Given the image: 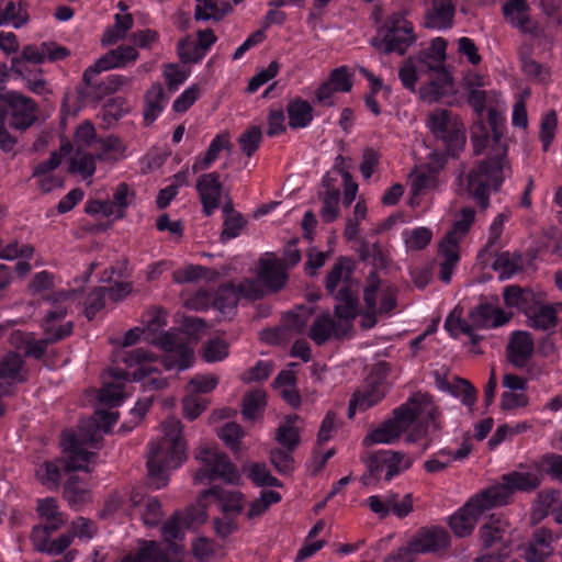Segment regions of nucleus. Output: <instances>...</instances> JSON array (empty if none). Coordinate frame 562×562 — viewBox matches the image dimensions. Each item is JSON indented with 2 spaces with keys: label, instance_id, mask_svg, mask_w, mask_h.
<instances>
[{
  "label": "nucleus",
  "instance_id": "obj_57",
  "mask_svg": "<svg viewBox=\"0 0 562 562\" xmlns=\"http://www.w3.org/2000/svg\"><path fill=\"white\" fill-rule=\"evenodd\" d=\"M207 496L199 495L198 504L188 507L187 513L182 515V519L187 528H195L201 526L207 519L206 505L203 503Z\"/></svg>",
  "mask_w": 562,
  "mask_h": 562
},
{
  "label": "nucleus",
  "instance_id": "obj_21",
  "mask_svg": "<svg viewBox=\"0 0 562 562\" xmlns=\"http://www.w3.org/2000/svg\"><path fill=\"white\" fill-rule=\"evenodd\" d=\"M283 262L277 258H261L258 266V280L272 292L281 290L286 280Z\"/></svg>",
  "mask_w": 562,
  "mask_h": 562
},
{
  "label": "nucleus",
  "instance_id": "obj_60",
  "mask_svg": "<svg viewBox=\"0 0 562 562\" xmlns=\"http://www.w3.org/2000/svg\"><path fill=\"white\" fill-rule=\"evenodd\" d=\"M405 245L411 250L424 249L431 240L432 233L426 227H417L404 234Z\"/></svg>",
  "mask_w": 562,
  "mask_h": 562
},
{
  "label": "nucleus",
  "instance_id": "obj_52",
  "mask_svg": "<svg viewBox=\"0 0 562 562\" xmlns=\"http://www.w3.org/2000/svg\"><path fill=\"white\" fill-rule=\"evenodd\" d=\"M262 140V133L259 126H250L238 136V144L241 151L251 157L259 148Z\"/></svg>",
  "mask_w": 562,
  "mask_h": 562
},
{
  "label": "nucleus",
  "instance_id": "obj_40",
  "mask_svg": "<svg viewBox=\"0 0 562 562\" xmlns=\"http://www.w3.org/2000/svg\"><path fill=\"white\" fill-rule=\"evenodd\" d=\"M387 385L383 381L366 380L362 390H359L355 395L360 400V409L366 411L369 407L378 404L386 394Z\"/></svg>",
  "mask_w": 562,
  "mask_h": 562
},
{
  "label": "nucleus",
  "instance_id": "obj_8",
  "mask_svg": "<svg viewBox=\"0 0 562 562\" xmlns=\"http://www.w3.org/2000/svg\"><path fill=\"white\" fill-rule=\"evenodd\" d=\"M195 459L203 464L193 477L195 484H201L204 480L215 481L217 479L233 483L239 477L235 464L216 447L206 445L199 447L195 450Z\"/></svg>",
  "mask_w": 562,
  "mask_h": 562
},
{
  "label": "nucleus",
  "instance_id": "obj_13",
  "mask_svg": "<svg viewBox=\"0 0 562 562\" xmlns=\"http://www.w3.org/2000/svg\"><path fill=\"white\" fill-rule=\"evenodd\" d=\"M99 74L93 72L86 77V71L83 72L82 83L77 87L80 101H101L105 95L114 93L131 81L127 77L115 74L109 75L102 80H94Z\"/></svg>",
  "mask_w": 562,
  "mask_h": 562
},
{
  "label": "nucleus",
  "instance_id": "obj_59",
  "mask_svg": "<svg viewBox=\"0 0 562 562\" xmlns=\"http://www.w3.org/2000/svg\"><path fill=\"white\" fill-rule=\"evenodd\" d=\"M218 437L234 452H237L240 448V439L244 437V429L234 422L226 423L218 431Z\"/></svg>",
  "mask_w": 562,
  "mask_h": 562
},
{
  "label": "nucleus",
  "instance_id": "obj_45",
  "mask_svg": "<svg viewBox=\"0 0 562 562\" xmlns=\"http://www.w3.org/2000/svg\"><path fill=\"white\" fill-rule=\"evenodd\" d=\"M428 65L429 68L432 70L431 86L436 97L449 93L453 88L452 77L450 72L446 69L443 64Z\"/></svg>",
  "mask_w": 562,
  "mask_h": 562
},
{
  "label": "nucleus",
  "instance_id": "obj_2",
  "mask_svg": "<svg viewBox=\"0 0 562 562\" xmlns=\"http://www.w3.org/2000/svg\"><path fill=\"white\" fill-rule=\"evenodd\" d=\"M161 428L164 436L151 443L147 459L150 484L157 490L167 485V470L180 467L187 459L181 422L169 417L161 424Z\"/></svg>",
  "mask_w": 562,
  "mask_h": 562
},
{
  "label": "nucleus",
  "instance_id": "obj_22",
  "mask_svg": "<svg viewBox=\"0 0 562 562\" xmlns=\"http://www.w3.org/2000/svg\"><path fill=\"white\" fill-rule=\"evenodd\" d=\"M36 509L44 522L34 526L32 531L40 529L44 535L53 533L64 527L67 521V517L59 510L57 501L53 497L38 499Z\"/></svg>",
  "mask_w": 562,
  "mask_h": 562
},
{
  "label": "nucleus",
  "instance_id": "obj_32",
  "mask_svg": "<svg viewBox=\"0 0 562 562\" xmlns=\"http://www.w3.org/2000/svg\"><path fill=\"white\" fill-rule=\"evenodd\" d=\"M74 325L71 322H68L66 324L59 325V331H53L50 327L44 331V337L38 340H34L27 344L26 346V355L35 358L41 359L46 350L47 346L49 344L57 342L66 337H68L72 333Z\"/></svg>",
  "mask_w": 562,
  "mask_h": 562
},
{
  "label": "nucleus",
  "instance_id": "obj_30",
  "mask_svg": "<svg viewBox=\"0 0 562 562\" xmlns=\"http://www.w3.org/2000/svg\"><path fill=\"white\" fill-rule=\"evenodd\" d=\"M232 143L227 132L217 134L209 145L205 154L201 157L198 156L192 166L194 173L209 169L212 164L218 158L222 150H231Z\"/></svg>",
  "mask_w": 562,
  "mask_h": 562
},
{
  "label": "nucleus",
  "instance_id": "obj_41",
  "mask_svg": "<svg viewBox=\"0 0 562 562\" xmlns=\"http://www.w3.org/2000/svg\"><path fill=\"white\" fill-rule=\"evenodd\" d=\"M296 420H299L297 415L286 416L284 423L279 425L276 432V440L290 452L296 449L301 440L299 430L294 426Z\"/></svg>",
  "mask_w": 562,
  "mask_h": 562
},
{
  "label": "nucleus",
  "instance_id": "obj_34",
  "mask_svg": "<svg viewBox=\"0 0 562 562\" xmlns=\"http://www.w3.org/2000/svg\"><path fill=\"white\" fill-rule=\"evenodd\" d=\"M475 220V211L472 207L465 206L461 209L459 215L457 216V220L453 224L452 229H450L445 237L442 238L441 243H445V245H451L459 247V243L463 236L470 231V227L472 226L473 222Z\"/></svg>",
  "mask_w": 562,
  "mask_h": 562
},
{
  "label": "nucleus",
  "instance_id": "obj_12",
  "mask_svg": "<svg viewBox=\"0 0 562 562\" xmlns=\"http://www.w3.org/2000/svg\"><path fill=\"white\" fill-rule=\"evenodd\" d=\"M493 507L495 506L491 503V499L484 497L483 492H481L450 517L449 526L456 536L467 537L473 531L482 515Z\"/></svg>",
  "mask_w": 562,
  "mask_h": 562
},
{
  "label": "nucleus",
  "instance_id": "obj_64",
  "mask_svg": "<svg viewBox=\"0 0 562 562\" xmlns=\"http://www.w3.org/2000/svg\"><path fill=\"white\" fill-rule=\"evenodd\" d=\"M122 562H166L154 542L143 547L136 554H127Z\"/></svg>",
  "mask_w": 562,
  "mask_h": 562
},
{
  "label": "nucleus",
  "instance_id": "obj_56",
  "mask_svg": "<svg viewBox=\"0 0 562 562\" xmlns=\"http://www.w3.org/2000/svg\"><path fill=\"white\" fill-rule=\"evenodd\" d=\"M313 313V308L301 305L286 314L285 325L290 330L303 333Z\"/></svg>",
  "mask_w": 562,
  "mask_h": 562
},
{
  "label": "nucleus",
  "instance_id": "obj_3",
  "mask_svg": "<svg viewBox=\"0 0 562 562\" xmlns=\"http://www.w3.org/2000/svg\"><path fill=\"white\" fill-rule=\"evenodd\" d=\"M11 66L0 64V147L4 151H12L16 138L9 134L8 128L25 131L37 119L36 102L16 91H3L2 83L8 79Z\"/></svg>",
  "mask_w": 562,
  "mask_h": 562
},
{
  "label": "nucleus",
  "instance_id": "obj_49",
  "mask_svg": "<svg viewBox=\"0 0 562 562\" xmlns=\"http://www.w3.org/2000/svg\"><path fill=\"white\" fill-rule=\"evenodd\" d=\"M186 524L182 514H173L162 526L161 536L166 542L181 541L184 538Z\"/></svg>",
  "mask_w": 562,
  "mask_h": 562
},
{
  "label": "nucleus",
  "instance_id": "obj_5",
  "mask_svg": "<svg viewBox=\"0 0 562 562\" xmlns=\"http://www.w3.org/2000/svg\"><path fill=\"white\" fill-rule=\"evenodd\" d=\"M510 172L507 149L503 147L469 172L467 190L482 209H486L490 204V191H497Z\"/></svg>",
  "mask_w": 562,
  "mask_h": 562
},
{
  "label": "nucleus",
  "instance_id": "obj_10",
  "mask_svg": "<svg viewBox=\"0 0 562 562\" xmlns=\"http://www.w3.org/2000/svg\"><path fill=\"white\" fill-rule=\"evenodd\" d=\"M541 483V475L531 472H510L502 476V483L483 491V496L494 506L506 505L516 491L532 492Z\"/></svg>",
  "mask_w": 562,
  "mask_h": 562
},
{
  "label": "nucleus",
  "instance_id": "obj_24",
  "mask_svg": "<svg viewBox=\"0 0 562 562\" xmlns=\"http://www.w3.org/2000/svg\"><path fill=\"white\" fill-rule=\"evenodd\" d=\"M552 543L553 533L550 529H536L525 551L526 561L544 562L553 552Z\"/></svg>",
  "mask_w": 562,
  "mask_h": 562
},
{
  "label": "nucleus",
  "instance_id": "obj_35",
  "mask_svg": "<svg viewBox=\"0 0 562 562\" xmlns=\"http://www.w3.org/2000/svg\"><path fill=\"white\" fill-rule=\"evenodd\" d=\"M239 299L236 285L233 282H226L216 290L213 305L224 316H231L234 314Z\"/></svg>",
  "mask_w": 562,
  "mask_h": 562
},
{
  "label": "nucleus",
  "instance_id": "obj_31",
  "mask_svg": "<svg viewBox=\"0 0 562 562\" xmlns=\"http://www.w3.org/2000/svg\"><path fill=\"white\" fill-rule=\"evenodd\" d=\"M202 496L216 497L224 514L237 516L244 509L243 494L237 491H227L221 486L214 485L211 488L203 491Z\"/></svg>",
  "mask_w": 562,
  "mask_h": 562
},
{
  "label": "nucleus",
  "instance_id": "obj_37",
  "mask_svg": "<svg viewBox=\"0 0 562 562\" xmlns=\"http://www.w3.org/2000/svg\"><path fill=\"white\" fill-rule=\"evenodd\" d=\"M286 112L289 116V126L293 130L304 128L313 120V109L311 104L301 99L295 98L288 103Z\"/></svg>",
  "mask_w": 562,
  "mask_h": 562
},
{
  "label": "nucleus",
  "instance_id": "obj_4",
  "mask_svg": "<svg viewBox=\"0 0 562 562\" xmlns=\"http://www.w3.org/2000/svg\"><path fill=\"white\" fill-rule=\"evenodd\" d=\"M60 445L67 459L45 461L36 469V477L48 488H57L61 472L90 471L89 463L97 457L95 452L87 451L74 431L67 430L61 435Z\"/></svg>",
  "mask_w": 562,
  "mask_h": 562
},
{
  "label": "nucleus",
  "instance_id": "obj_28",
  "mask_svg": "<svg viewBox=\"0 0 562 562\" xmlns=\"http://www.w3.org/2000/svg\"><path fill=\"white\" fill-rule=\"evenodd\" d=\"M111 376L116 382H104L102 389L99 391L98 400L101 404L109 405L111 407L117 406L123 400V383L127 381L130 373L122 369H111Z\"/></svg>",
  "mask_w": 562,
  "mask_h": 562
},
{
  "label": "nucleus",
  "instance_id": "obj_50",
  "mask_svg": "<svg viewBox=\"0 0 562 562\" xmlns=\"http://www.w3.org/2000/svg\"><path fill=\"white\" fill-rule=\"evenodd\" d=\"M339 191L321 192L322 207L319 215L324 223H333L339 215Z\"/></svg>",
  "mask_w": 562,
  "mask_h": 562
},
{
  "label": "nucleus",
  "instance_id": "obj_27",
  "mask_svg": "<svg viewBox=\"0 0 562 562\" xmlns=\"http://www.w3.org/2000/svg\"><path fill=\"white\" fill-rule=\"evenodd\" d=\"M52 533L44 535L43 530L32 531L31 540L34 549L38 552L46 553L48 555H59L64 553L72 541V536L63 533L58 538L52 540Z\"/></svg>",
  "mask_w": 562,
  "mask_h": 562
},
{
  "label": "nucleus",
  "instance_id": "obj_19",
  "mask_svg": "<svg viewBox=\"0 0 562 562\" xmlns=\"http://www.w3.org/2000/svg\"><path fill=\"white\" fill-rule=\"evenodd\" d=\"M335 300L334 315L349 326L359 315V297L357 291L351 284L341 285L334 294H329Z\"/></svg>",
  "mask_w": 562,
  "mask_h": 562
},
{
  "label": "nucleus",
  "instance_id": "obj_46",
  "mask_svg": "<svg viewBox=\"0 0 562 562\" xmlns=\"http://www.w3.org/2000/svg\"><path fill=\"white\" fill-rule=\"evenodd\" d=\"M69 171L80 173L83 178L91 177L95 171V157L78 147L75 157L70 159Z\"/></svg>",
  "mask_w": 562,
  "mask_h": 562
},
{
  "label": "nucleus",
  "instance_id": "obj_53",
  "mask_svg": "<svg viewBox=\"0 0 562 562\" xmlns=\"http://www.w3.org/2000/svg\"><path fill=\"white\" fill-rule=\"evenodd\" d=\"M177 52L183 64L199 63L205 56L203 50L200 49V46H198V42L191 40L189 36L178 42Z\"/></svg>",
  "mask_w": 562,
  "mask_h": 562
},
{
  "label": "nucleus",
  "instance_id": "obj_29",
  "mask_svg": "<svg viewBox=\"0 0 562 562\" xmlns=\"http://www.w3.org/2000/svg\"><path fill=\"white\" fill-rule=\"evenodd\" d=\"M341 325L334 321L329 313L318 315L313 322L308 337L317 345L323 346L333 336L339 338Z\"/></svg>",
  "mask_w": 562,
  "mask_h": 562
},
{
  "label": "nucleus",
  "instance_id": "obj_38",
  "mask_svg": "<svg viewBox=\"0 0 562 562\" xmlns=\"http://www.w3.org/2000/svg\"><path fill=\"white\" fill-rule=\"evenodd\" d=\"M165 91L162 85L156 82L147 90L145 94L144 121L151 124L164 110Z\"/></svg>",
  "mask_w": 562,
  "mask_h": 562
},
{
  "label": "nucleus",
  "instance_id": "obj_15",
  "mask_svg": "<svg viewBox=\"0 0 562 562\" xmlns=\"http://www.w3.org/2000/svg\"><path fill=\"white\" fill-rule=\"evenodd\" d=\"M409 543L417 554L436 553L449 546L450 535L442 527H422L412 537Z\"/></svg>",
  "mask_w": 562,
  "mask_h": 562
},
{
  "label": "nucleus",
  "instance_id": "obj_18",
  "mask_svg": "<svg viewBox=\"0 0 562 562\" xmlns=\"http://www.w3.org/2000/svg\"><path fill=\"white\" fill-rule=\"evenodd\" d=\"M535 352V342L530 333L516 330L510 334L506 348L508 362L518 369H524L529 363Z\"/></svg>",
  "mask_w": 562,
  "mask_h": 562
},
{
  "label": "nucleus",
  "instance_id": "obj_44",
  "mask_svg": "<svg viewBox=\"0 0 562 562\" xmlns=\"http://www.w3.org/2000/svg\"><path fill=\"white\" fill-rule=\"evenodd\" d=\"M439 252L443 256V261L440 263L439 279L445 283H449L453 269L460 259L459 247L445 245V243L440 241Z\"/></svg>",
  "mask_w": 562,
  "mask_h": 562
},
{
  "label": "nucleus",
  "instance_id": "obj_61",
  "mask_svg": "<svg viewBox=\"0 0 562 562\" xmlns=\"http://www.w3.org/2000/svg\"><path fill=\"white\" fill-rule=\"evenodd\" d=\"M108 296L106 286L95 288L87 297L85 315L91 321L95 317L105 305V297Z\"/></svg>",
  "mask_w": 562,
  "mask_h": 562
},
{
  "label": "nucleus",
  "instance_id": "obj_54",
  "mask_svg": "<svg viewBox=\"0 0 562 562\" xmlns=\"http://www.w3.org/2000/svg\"><path fill=\"white\" fill-rule=\"evenodd\" d=\"M202 349L203 359L210 363L222 361L228 356V344L221 338L207 340Z\"/></svg>",
  "mask_w": 562,
  "mask_h": 562
},
{
  "label": "nucleus",
  "instance_id": "obj_58",
  "mask_svg": "<svg viewBox=\"0 0 562 562\" xmlns=\"http://www.w3.org/2000/svg\"><path fill=\"white\" fill-rule=\"evenodd\" d=\"M558 119L554 111L548 112L541 119L539 138L542 143L543 151H548L550 145L554 139Z\"/></svg>",
  "mask_w": 562,
  "mask_h": 562
},
{
  "label": "nucleus",
  "instance_id": "obj_14",
  "mask_svg": "<svg viewBox=\"0 0 562 562\" xmlns=\"http://www.w3.org/2000/svg\"><path fill=\"white\" fill-rule=\"evenodd\" d=\"M159 346L166 351L161 363L167 370L173 368L184 370L191 366L193 350L188 344L180 341L177 336L165 333L159 338Z\"/></svg>",
  "mask_w": 562,
  "mask_h": 562
},
{
  "label": "nucleus",
  "instance_id": "obj_62",
  "mask_svg": "<svg viewBox=\"0 0 562 562\" xmlns=\"http://www.w3.org/2000/svg\"><path fill=\"white\" fill-rule=\"evenodd\" d=\"M522 259L520 255H510L508 251L499 254L494 261V269L512 276L521 270Z\"/></svg>",
  "mask_w": 562,
  "mask_h": 562
},
{
  "label": "nucleus",
  "instance_id": "obj_26",
  "mask_svg": "<svg viewBox=\"0 0 562 562\" xmlns=\"http://www.w3.org/2000/svg\"><path fill=\"white\" fill-rule=\"evenodd\" d=\"M130 503L133 509H139L140 517L146 526L155 527L161 521V504L156 497H145L140 492H132Z\"/></svg>",
  "mask_w": 562,
  "mask_h": 562
},
{
  "label": "nucleus",
  "instance_id": "obj_33",
  "mask_svg": "<svg viewBox=\"0 0 562 562\" xmlns=\"http://www.w3.org/2000/svg\"><path fill=\"white\" fill-rule=\"evenodd\" d=\"M351 260L347 257H340L328 271L325 278V289L327 294H334L338 286L350 284L349 279L352 272Z\"/></svg>",
  "mask_w": 562,
  "mask_h": 562
},
{
  "label": "nucleus",
  "instance_id": "obj_16",
  "mask_svg": "<svg viewBox=\"0 0 562 562\" xmlns=\"http://www.w3.org/2000/svg\"><path fill=\"white\" fill-rule=\"evenodd\" d=\"M480 539L484 549L498 546V549H507L510 542V525L502 515L492 514L480 528Z\"/></svg>",
  "mask_w": 562,
  "mask_h": 562
},
{
  "label": "nucleus",
  "instance_id": "obj_39",
  "mask_svg": "<svg viewBox=\"0 0 562 562\" xmlns=\"http://www.w3.org/2000/svg\"><path fill=\"white\" fill-rule=\"evenodd\" d=\"M530 327L540 330H550L555 327L558 317L555 310L551 305H539L538 302L527 313Z\"/></svg>",
  "mask_w": 562,
  "mask_h": 562
},
{
  "label": "nucleus",
  "instance_id": "obj_63",
  "mask_svg": "<svg viewBox=\"0 0 562 562\" xmlns=\"http://www.w3.org/2000/svg\"><path fill=\"white\" fill-rule=\"evenodd\" d=\"M270 461L276 470L281 474L291 473L294 470V459L292 452L280 448L270 451Z\"/></svg>",
  "mask_w": 562,
  "mask_h": 562
},
{
  "label": "nucleus",
  "instance_id": "obj_11",
  "mask_svg": "<svg viewBox=\"0 0 562 562\" xmlns=\"http://www.w3.org/2000/svg\"><path fill=\"white\" fill-rule=\"evenodd\" d=\"M156 360V357L143 348H136L123 355L122 361L127 367L138 366L133 372V381L140 382L144 390H162L168 385L164 376H154L158 369L148 364Z\"/></svg>",
  "mask_w": 562,
  "mask_h": 562
},
{
  "label": "nucleus",
  "instance_id": "obj_6",
  "mask_svg": "<svg viewBox=\"0 0 562 562\" xmlns=\"http://www.w3.org/2000/svg\"><path fill=\"white\" fill-rule=\"evenodd\" d=\"M416 41L414 27L403 12L390 14L371 38V45L382 54L404 55Z\"/></svg>",
  "mask_w": 562,
  "mask_h": 562
},
{
  "label": "nucleus",
  "instance_id": "obj_51",
  "mask_svg": "<svg viewBox=\"0 0 562 562\" xmlns=\"http://www.w3.org/2000/svg\"><path fill=\"white\" fill-rule=\"evenodd\" d=\"M266 405V394L262 391H252L243 398L241 414L245 419L252 420L263 409Z\"/></svg>",
  "mask_w": 562,
  "mask_h": 562
},
{
  "label": "nucleus",
  "instance_id": "obj_7",
  "mask_svg": "<svg viewBox=\"0 0 562 562\" xmlns=\"http://www.w3.org/2000/svg\"><path fill=\"white\" fill-rule=\"evenodd\" d=\"M363 462L368 471L362 475L361 482L364 485H372L380 481L382 472H385L384 481L391 482L412 467L413 459L402 451L379 450L370 453Z\"/></svg>",
  "mask_w": 562,
  "mask_h": 562
},
{
  "label": "nucleus",
  "instance_id": "obj_48",
  "mask_svg": "<svg viewBox=\"0 0 562 562\" xmlns=\"http://www.w3.org/2000/svg\"><path fill=\"white\" fill-rule=\"evenodd\" d=\"M527 9L528 5L526 0H507L506 3L503 5V13L505 16H508L516 12L517 18L516 20L513 19V25L519 27L524 32L533 33L532 30L527 29L526 26V24L530 21L529 16L526 15Z\"/></svg>",
  "mask_w": 562,
  "mask_h": 562
},
{
  "label": "nucleus",
  "instance_id": "obj_55",
  "mask_svg": "<svg viewBox=\"0 0 562 562\" xmlns=\"http://www.w3.org/2000/svg\"><path fill=\"white\" fill-rule=\"evenodd\" d=\"M540 472L549 474L552 479L562 483V456L558 453H546L537 462Z\"/></svg>",
  "mask_w": 562,
  "mask_h": 562
},
{
  "label": "nucleus",
  "instance_id": "obj_43",
  "mask_svg": "<svg viewBox=\"0 0 562 562\" xmlns=\"http://www.w3.org/2000/svg\"><path fill=\"white\" fill-rule=\"evenodd\" d=\"M229 3H223L222 7L212 2V0H196L194 9V19L196 21H221L229 11Z\"/></svg>",
  "mask_w": 562,
  "mask_h": 562
},
{
  "label": "nucleus",
  "instance_id": "obj_42",
  "mask_svg": "<svg viewBox=\"0 0 562 562\" xmlns=\"http://www.w3.org/2000/svg\"><path fill=\"white\" fill-rule=\"evenodd\" d=\"M114 19V25L109 27L102 35L101 42L103 45H113L120 40L125 38L127 32L133 27L134 20L130 13L115 14Z\"/></svg>",
  "mask_w": 562,
  "mask_h": 562
},
{
  "label": "nucleus",
  "instance_id": "obj_47",
  "mask_svg": "<svg viewBox=\"0 0 562 562\" xmlns=\"http://www.w3.org/2000/svg\"><path fill=\"white\" fill-rule=\"evenodd\" d=\"M280 501L281 495L279 492L263 490L260 493V497L250 503L249 510L246 516L248 519L259 517L268 510L270 505L277 504Z\"/></svg>",
  "mask_w": 562,
  "mask_h": 562
},
{
  "label": "nucleus",
  "instance_id": "obj_9",
  "mask_svg": "<svg viewBox=\"0 0 562 562\" xmlns=\"http://www.w3.org/2000/svg\"><path fill=\"white\" fill-rule=\"evenodd\" d=\"M427 126L451 155H454L465 143L463 124L451 111L434 110L427 116Z\"/></svg>",
  "mask_w": 562,
  "mask_h": 562
},
{
  "label": "nucleus",
  "instance_id": "obj_17",
  "mask_svg": "<svg viewBox=\"0 0 562 562\" xmlns=\"http://www.w3.org/2000/svg\"><path fill=\"white\" fill-rule=\"evenodd\" d=\"M195 188L200 196L203 213L206 216L212 215L220 206L222 198L223 184L220 173L213 171L201 175L198 178Z\"/></svg>",
  "mask_w": 562,
  "mask_h": 562
},
{
  "label": "nucleus",
  "instance_id": "obj_25",
  "mask_svg": "<svg viewBox=\"0 0 562 562\" xmlns=\"http://www.w3.org/2000/svg\"><path fill=\"white\" fill-rule=\"evenodd\" d=\"M456 5L453 0H432L426 13L425 25L428 29L445 30L452 26Z\"/></svg>",
  "mask_w": 562,
  "mask_h": 562
},
{
  "label": "nucleus",
  "instance_id": "obj_23",
  "mask_svg": "<svg viewBox=\"0 0 562 562\" xmlns=\"http://www.w3.org/2000/svg\"><path fill=\"white\" fill-rule=\"evenodd\" d=\"M469 319L476 328H495L506 324L510 319V314L485 301L480 302L469 312Z\"/></svg>",
  "mask_w": 562,
  "mask_h": 562
},
{
  "label": "nucleus",
  "instance_id": "obj_1",
  "mask_svg": "<svg viewBox=\"0 0 562 562\" xmlns=\"http://www.w3.org/2000/svg\"><path fill=\"white\" fill-rule=\"evenodd\" d=\"M437 414L438 411L431 397L426 394H417L406 403L396 407L391 418L384 420L379 427L366 436L363 443L366 446L394 443L401 438L402 434L416 422L426 428L431 423L434 427L437 428L435 424Z\"/></svg>",
  "mask_w": 562,
  "mask_h": 562
},
{
  "label": "nucleus",
  "instance_id": "obj_20",
  "mask_svg": "<svg viewBox=\"0 0 562 562\" xmlns=\"http://www.w3.org/2000/svg\"><path fill=\"white\" fill-rule=\"evenodd\" d=\"M139 54L134 46L120 45L101 56L94 65L86 69V77L93 72H101L112 68L125 67L128 63L135 61Z\"/></svg>",
  "mask_w": 562,
  "mask_h": 562
},
{
  "label": "nucleus",
  "instance_id": "obj_36",
  "mask_svg": "<svg viewBox=\"0 0 562 562\" xmlns=\"http://www.w3.org/2000/svg\"><path fill=\"white\" fill-rule=\"evenodd\" d=\"M504 302L508 307H516L525 315L530 313V308L536 303L535 294L531 290L521 289L518 285H508L503 292Z\"/></svg>",
  "mask_w": 562,
  "mask_h": 562
}]
</instances>
